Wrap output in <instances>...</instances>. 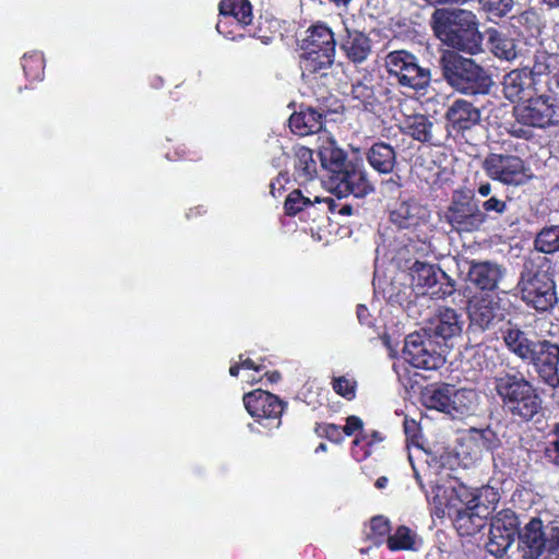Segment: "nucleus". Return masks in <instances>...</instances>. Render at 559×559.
Wrapping results in <instances>:
<instances>
[{
	"label": "nucleus",
	"mask_w": 559,
	"mask_h": 559,
	"mask_svg": "<svg viewBox=\"0 0 559 559\" xmlns=\"http://www.w3.org/2000/svg\"><path fill=\"white\" fill-rule=\"evenodd\" d=\"M435 35L447 46L475 55L481 50L483 36L476 15L462 9H437L432 14Z\"/></svg>",
	"instance_id": "1"
},
{
	"label": "nucleus",
	"mask_w": 559,
	"mask_h": 559,
	"mask_svg": "<svg viewBox=\"0 0 559 559\" xmlns=\"http://www.w3.org/2000/svg\"><path fill=\"white\" fill-rule=\"evenodd\" d=\"M493 390L503 409L514 418L532 420L542 409V399L531 381L520 372H499Z\"/></svg>",
	"instance_id": "2"
},
{
	"label": "nucleus",
	"mask_w": 559,
	"mask_h": 559,
	"mask_svg": "<svg viewBox=\"0 0 559 559\" xmlns=\"http://www.w3.org/2000/svg\"><path fill=\"white\" fill-rule=\"evenodd\" d=\"M444 80L455 91L466 95L488 94L492 86L490 75L473 59L455 52H445L440 59Z\"/></svg>",
	"instance_id": "3"
},
{
	"label": "nucleus",
	"mask_w": 559,
	"mask_h": 559,
	"mask_svg": "<svg viewBox=\"0 0 559 559\" xmlns=\"http://www.w3.org/2000/svg\"><path fill=\"white\" fill-rule=\"evenodd\" d=\"M336 41L330 27L316 24L309 27L300 40V68L302 74L325 76L335 59Z\"/></svg>",
	"instance_id": "4"
},
{
	"label": "nucleus",
	"mask_w": 559,
	"mask_h": 559,
	"mask_svg": "<svg viewBox=\"0 0 559 559\" xmlns=\"http://www.w3.org/2000/svg\"><path fill=\"white\" fill-rule=\"evenodd\" d=\"M384 68L389 76L402 88L425 93L430 85V70L421 67L418 58L407 50L390 51L384 57Z\"/></svg>",
	"instance_id": "5"
},
{
	"label": "nucleus",
	"mask_w": 559,
	"mask_h": 559,
	"mask_svg": "<svg viewBox=\"0 0 559 559\" xmlns=\"http://www.w3.org/2000/svg\"><path fill=\"white\" fill-rule=\"evenodd\" d=\"M519 287L522 299L537 311L550 309L557 300L551 275L533 261L524 264Z\"/></svg>",
	"instance_id": "6"
},
{
	"label": "nucleus",
	"mask_w": 559,
	"mask_h": 559,
	"mask_svg": "<svg viewBox=\"0 0 559 559\" xmlns=\"http://www.w3.org/2000/svg\"><path fill=\"white\" fill-rule=\"evenodd\" d=\"M555 107L549 96L528 97L525 104L514 107L515 123L510 127V133L516 138H530V127L545 128L554 122Z\"/></svg>",
	"instance_id": "7"
},
{
	"label": "nucleus",
	"mask_w": 559,
	"mask_h": 559,
	"mask_svg": "<svg viewBox=\"0 0 559 559\" xmlns=\"http://www.w3.org/2000/svg\"><path fill=\"white\" fill-rule=\"evenodd\" d=\"M444 219L459 234L474 233L486 223L487 215L473 195L455 191L444 212Z\"/></svg>",
	"instance_id": "8"
},
{
	"label": "nucleus",
	"mask_w": 559,
	"mask_h": 559,
	"mask_svg": "<svg viewBox=\"0 0 559 559\" xmlns=\"http://www.w3.org/2000/svg\"><path fill=\"white\" fill-rule=\"evenodd\" d=\"M427 501L431 508V513L437 518H449L457 512L462 504H466L469 497L468 487L454 479H440L426 495Z\"/></svg>",
	"instance_id": "9"
},
{
	"label": "nucleus",
	"mask_w": 559,
	"mask_h": 559,
	"mask_svg": "<svg viewBox=\"0 0 559 559\" xmlns=\"http://www.w3.org/2000/svg\"><path fill=\"white\" fill-rule=\"evenodd\" d=\"M402 354L405 361L426 370L439 369L445 361L436 342L425 331L408 334Z\"/></svg>",
	"instance_id": "10"
},
{
	"label": "nucleus",
	"mask_w": 559,
	"mask_h": 559,
	"mask_svg": "<svg viewBox=\"0 0 559 559\" xmlns=\"http://www.w3.org/2000/svg\"><path fill=\"white\" fill-rule=\"evenodd\" d=\"M430 212L415 200L401 201L395 204L390 213L391 222L401 229L420 231L418 240L423 243L421 250H427L426 241L430 231L428 221Z\"/></svg>",
	"instance_id": "11"
},
{
	"label": "nucleus",
	"mask_w": 559,
	"mask_h": 559,
	"mask_svg": "<svg viewBox=\"0 0 559 559\" xmlns=\"http://www.w3.org/2000/svg\"><path fill=\"white\" fill-rule=\"evenodd\" d=\"M518 527L519 520L512 510L504 509L495 514L486 544L488 552L497 558L503 557L514 543L515 535L519 534Z\"/></svg>",
	"instance_id": "12"
},
{
	"label": "nucleus",
	"mask_w": 559,
	"mask_h": 559,
	"mask_svg": "<svg viewBox=\"0 0 559 559\" xmlns=\"http://www.w3.org/2000/svg\"><path fill=\"white\" fill-rule=\"evenodd\" d=\"M247 412L269 429L278 428L283 414V402L267 391L254 390L243 395Z\"/></svg>",
	"instance_id": "13"
},
{
	"label": "nucleus",
	"mask_w": 559,
	"mask_h": 559,
	"mask_svg": "<svg viewBox=\"0 0 559 559\" xmlns=\"http://www.w3.org/2000/svg\"><path fill=\"white\" fill-rule=\"evenodd\" d=\"M330 189L338 197L364 198L372 191L364 167L357 163H348L330 176Z\"/></svg>",
	"instance_id": "14"
},
{
	"label": "nucleus",
	"mask_w": 559,
	"mask_h": 559,
	"mask_svg": "<svg viewBox=\"0 0 559 559\" xmlns=\"http://www.w3.org/2000/svg\"><path fill=\"white\" fill-rule=\"evenodd\" d=\"M487 175L504 185L520 186L531 178L524 162L514 155L490 154L484 160Z\"/></svg>",
	"instance_id": "15"
},
{
	"label": "nucleus",
	"mask_w": 559,
	"mask_h": 559,
	"mask_svg": "<svg viewBox=\"0 0 559 559\" xmlns=\"http://www.w3.org/2000/svg\"><path fill=\"white\" fill-rule=\"evenodd\" d=\"M533 365L543 383L559 385V345L547 340L537 341L532 357L526 360Z\"/></svg>",
	"instance_id": "16"
},
{
	"label": "nucleus",
	"mask_w": 559,
	"mask_h": 559,
	"mask_svg": "<svg viewBox=\"0 0 559 559\" xmlns=\"http://www.w3.org/2000/svg\"><path fill=\"white\" fill-rule=\"evenodd\" d=\"M528 74L537 87L544 84L559 99V55L537 50Z\"/></svg>",
	"instance_id": "17"
},
{
	"label": "nucleus",
	"mask_w": 559,
	"mask_h": 559,
	"mask_svg": "<svg viewBox=\"0 0 559 559\" xmlns=\"http://www.w3.org/2000/svg\"><path fill=\"white\" fill-rule=\"evenodd\" d=\"M543 521L539 518L531 519L519 532V549L523 559H546V549L542 543Z\"/></svg>",
	"instance_id": "18"
},
{
	"label": "nucleus",
	"mask_w": 559,
	"mask_h": 559,
	"mask_svg": "<svg viewBox=\"0 0 559 559\" xmlns=\"http://www.w3.org/2000/svg\"><path fill=\"white\" fill-rule=\"evenodd\" d=\"M503 94L512 103L523 100L539 91L528 74V68L512 70L503 78Z\"/></svg>",
	"instance_id": "19"
},
{
	"label": "nucleus",
	"mask_w": 559,
	"mask_h": 559,
	"mask_svg": "<svg viewBox=\"0 0 559 559\" xmlns=\"http://www.w3.org/2000/svg\"><path fill=\"white\" fill-rule=\"evenodd\" d=\"M506 269L491 261H473L468 271V278L472 284L483 290H492L503 278Z\"/></svg>",
	"instance_id": "20"
},
{
	"label": "nucleus",
	"mask_w": 559,
	"mask_h": 559,
	"mask_svg": "<svg viewBox=\"0 0 559 559\" xmlns=\"http://www.w3.org/2000/svg\"><path fill=\"white\" fill-rule=\"evenodd\" d=\"M449 124L457 130H468L480 120V111L465 99H456L445 114Z\"/></svg>",
	"instance_id": "21"
},
{
	"label": "nucleus",
	"mask_w": 559,
	"mask_h": 559,
	"mask_svg": "<svg viewBox=\"0 0 559 559\" xmlns=\"http://www.w3.org/2000/svg\"><path fill=\"white\" fill-rule=\"evenodd\" d=\"M501 337L507 348L522 361L532 357V350L536 342L530 340L524 331L508 322L501 329Z\"/></svg>",
	"instance_id": "22"
},
{
	"label": "nucleus",
	"mask_w": 559,
	"mask_h": 559,
	"mask_svg": "<svg viewBox=\"0 0 559 559\" xmlns=\"http://www.w3.org/2000/svg\"><path fill=\"white\" fill-rule=\"evenodd\" d=\"M454 526L460 535L471 536L478 533L485 525L487 516L480 513L472 503H464L452 516Z\"/></svg>",
	"instance_id": "23"
},
{
	"label": "nucleus",
	"mask_w": 559,
	"mask_h": 559,
	"mask_svg": "<svg viewBox=\"0 0 559 559\" xmlns=\"http://www.w3.org/2000/svg\"><path fill=\"white\" fill-rule=\"evenodd\" d=\"M462 314L451 308L440 309L430 323V330L443 340L459 336L463 329Z\"/></svg>",
	"instance_id": "24"
},
{
	"label": "nucleus",
	"mask_w": 559,
	"mask_h": 559,
	"mask_svg": "<svg viewBox=\"0 0 559 559\" xmlns=\"http://www.w3.org/2000/svg\"><path fill=\"white\" fill-rule=\"evenodd\" d=\"M340 47L354 63L364 62L371 53L370 39L359 31L346 29V35L342 38Z\"/></svg>",
	"instance_id": "25"
},
{
	"label": "nucleus",
	"mask_w": 559,
	"mask_h": 559,
	"mask_svg": "<svg viewBox=\"0 0 559 559\" xmlns=\"http://www.w3.org/2000/svg\"><path fill=\"white\" fill-rule=\"evenodd\" d=\"M219 13L223 19L217 23L216 29L223 34V26L226 23L224 19L233 17L242 26L252 22V8L248 0H222L219 3Z\"/></svg>",
	"instance_id": "26"
},
{
	"label": "nucleus",
	"mask_w": 559,
	"mask_h": 559,
	"mask_svg": "<svg viewBox=\"0 0 559 559\" xmlns=\"http://www.w3.org/2000/svg\"><path fill=\"white\" fill-rule=\"evenodd\" d=\"M322 126V115L311 108L294 112L289 118L290 130L300 136L317 133L321 131Z\"/></svg>",
	"instance_id": "27"
},
{
	"label": "nucleus",
	"mask_w": 559,
	"mask_h": 559,
	"mask_svg": "<svg viewBox=\"0 0 559 559\" xmlns=\"http://www.w3.org/2000/svg\"><path fill=\"white\" fill-rule=\"evenodd\" d=\"M319 156L323 168L328 169L331 175L342 169L343 166L350 163L346 159V155L335 141L328 135L320 136Z\"/></svg>",
	"instance_id": "28"
},
{
	"label": "nucleus",
	"mask_w": 559,
	"mask_h": 559,
	"mask_svg": "<svg viewBox=\"0 0 559 559\" xmlns=\"http://www.w3.org/2000/svg\"><path fill=\"white\" fill-rule=\"evenodd\" d=\"M420 401L421 404L429 409L450 414L451 385H428L421 391Z\"/></svg>",
	"instance_id": "29"
},
{
	"label": "nucleus",
	"mask_w": 559,
	"mask_h": 559,
	"mask_svg": "<svg viewBox=\"0 0 559 559\" xmlns=\"http://www.w3.org/2000/svg\"><path fill=\"white\" fill-rule=\"evenodd\" d=\"M412 286L417 294H426L438 282V270L429 263L416 261L409 269Z\"/></svg>",
	"instance_id": "30"
},
{
	"label": "nucleus",
	"mask_w": 559,
	"mask_h": 559,
	"mask_svg": "<svg viewBox=\"0 0 559 559\" xmlns=\"http://www.w3.org/2000/svg\"><path fill=\"white\" fill-rule=\"evenodd\" d=\"M479 404V395L473 389H455L451 385L449 415H465L474 413Z\"/></svg>",
	"instance_id": "31"
},
{
	"label": "nucleus",
	"mask_w": 559,
	"mask_h": 559,
	"mask_svg": "<svg viewBox=\"0 0 559 559\" xmlns=\"http://www.w3.org/2000/svg\"><path fill=\"white\" fill-rule=\"evenodd\" d=\"M468 493L469 497L466 499V503H472L474 508L487 518L500 500L498 489L491 486H484L480 488L468 487Z\"/></svg>",
	"instance_id": "32"
},
{
	"label": "nucleus",
	"mask_w": 559,
	"mask_h": 559,
	"mask_svg": "<svg viewBox=\"0 0 559 559\" xmlns=\"http://www.w3.org/2000/svg\"><path fill=\"white\" fill-rule=\"evenodd\" d=\"M367 157L370 166L381 174L391 173L396 159L393 147L385 143L373 144Z\"/></svg>",
	"instance_id": "33"
},
{
	"label": "nucleus",
	"mask_w": 559,
	"mask_h": 559,
	"mask_svg": "<svg viewBox=\"0 0 559 559\" xmlns=\"http://www.w3.org/2000/svg\"><path fill=\"white\" fill-rule=\"evenodd\" d=\"M487 35L490 50L496 57L507 61H511L516 58V45L512 38L507 37L496 28H489L487 31Z\"/></svg>",
	"instance_id": "34"
},
{
	"label": "nucleus",
	"mask_w": 559,
	"mask_h": 559,
	"mask_svg": "<svg viewBox=\"0 0 559 559\" xmlns=\"http://www.w3.org/2000/svg\"><path fill=\"white\" fill-rule=\"evenodd\" d=\"M390 550H417L421 545L418 535L407 526H399L396 531L386 538Z\"/></svg>",
	"instance_id": "35"
},
{
	"label": "nucleus",
	"mask_w": 559,
	"mask_h": 559,
	"mask_svg": "<svg viewBox=\"0 0 559 559\" xmlns=\"http://www.w3.org/2000/svg\"><path fill=\"white\" fill-rule=\"evenodd\" d=\"M402 129L406 134L420 142H429L432 138V122L424 115L407 117Z\"/></svg>",
	"instance_id": "36"
},
{
	"label": "nucleus",
	"mask_w": 559,
	"mask_h": 559,
	"mask_svg": "<svg viewBox=\"0 0 559 559\" xmlns=\"http://www.w3.org/2000/svg\"><path fill=\"white\" fill-rule=\"evenodd\" d=\"M295 170L300 181H309L317 175V164L313 159V153L310 148L301 146L295 153Z\"/></svg>",
	"instance_id": "37"
},
{
	"label": "nucleus",
	"mask_w": 559,
	"mask_h": 559,
	"mask_svg": "<svg viewBox=\"0 0 559 559\" xmlns=\"http://www.w3.org/2000/svg\"><path fill=\"white\" fill-rule=\"evenodd\" d=\"M534 247L543 253L559 251V225L544 227L535 237Z\"/></svg>",
	"instance_id": "38"
},
{
	"label": "nucleus",
	"mask_w": 559,
	"mask_h": 559,
	"mask_svg": "<svg viewBox=\"0 0 559 559\" xmlns=\"http://www.w3.org/2000/svg\"><path fill=\"white\" fill-rule=\"evenodd\" d=\"M472 322L481 329L488 328L495 319L493 308L490 301L480 300L469 306Z\"/></svg>",
	"instance_id": "39"
},
{
	"label": "nucleus",
	"mask_w": 559,
	"mask_h": 559,
	"mask_svg": "<svg viewBox=\"0 0 559 559\" xmlns=\"http://www.w3.org/2000/svg\"><path fill=\"white\" fill-rule=\"evenodd\" d=\"M543 531L546 533L542 539V543L546 544V559H559V523H543Z\"/></svg>",
	"instance_id": "40"
},
{
	"label": "nucleus",
	"mask_w": 559,
	"mask_h": 559,
	"mask_svg": "<svg viewBox=\"0 0 559 559\" xmlns=\"http://www.w3.org/2000/svg\"><path fill=\"white\" fill-rule=\"evenodd\" d=\"M370 532L367 534L376 546L386 543V538L390 536V522L386 518L378 515L371 519L369 525Z\"/></svg>",
	"instance_id": "41"
},
{
	"label": "nucleus",
	"mask_w": 559,
	"mask_h": 559,
	"mask_svg": "<svg viewBox=\"0 0 559 559\" xmlns=\"http://www.w3.org/2000/svg\"><path fill=\"white\" fill-rule=\"evenodd\" d=\"M22 66L26 76L34 80H41L45 60L40 52L25 53L22 59Z\"/></svg>",
	"instance_id": "42"
},
{
	"label": "nucleus",
	"mask_w": 559,
	"mask_h": 559,
	"mask_svg": "<svg viewBox=\"0 0 559 559\" xmlns=\"http://www.w3.org/2000/svg\"><path fill=\"white\" fill-rule=\"evenodd\" d=\"M352 95L361 103L366 110H373L376 96L371 85L365 82H356L352 86Z\"/></svg>",
	"instance_id": "43"
},
{
	"label": "nucleus",
	"mask_w": 559,
	"mask_h": 559,
	"mask_svg": "<svg viewBox=\"0 0 559 559\" xmlns=\"http://www.w3.org/2000/svg\"><path fill=\"white\" fill-rule=\"evenodd\" d=\"M357 382L354 378L348 376L335 377L332 380V388L334 392L344 399L352 401L356 396Z\"/></svg>",
	"instance_id": "44"
},
{
	"label": "nucleus",
	"mask_w": 559,
	"mask_h": 559,
	"mask_svg": "<svg viewBox=\"0 0 559 559\" xmlns=\"http://www.w3.org/2000/svg\"><path fill=\"white\" fill-rule=\"evenodd\" d=\"M310 205L312 201L309 198L302 195L299 190H294L287 195L284 207L286 214L295 215Z\"/></svg>",
	"instance_id": "45"
},
{
	"label": "nucleus",
	"mask_w": 559,
	"mask_h": 559,
	"mask_svg": "<svg viewBox=\"0 0 559 559\" xmlns=\"http://www.w3.org/2000/svg\"><path fill=\"white\" fill-rule=\"evenodd\" d=\"M479 3L492 17L506 16L513 8V0H479Z\"/></svg>",
	"instance_id": "46"
},
{
	"label": "nucleus",
	"mask_w": 559,
	"mask_h": 559,
	"mask_svg": "<svg viewBox=\"0 0 559 559\" xmlns=\"http://www.w3.org/2000/svg\"><path fill=\"white\" fill-rule=\"evenodd\" d=\"M368 438L369 436L367 433H360L353 441L352 455L357 462L364 461L371 453V448L364 443Z\"/></svg>",
	"instance_id": "47"
},
{
	"label": "nucleus",
	"mask_w": 559,
	"mask_h": 559,
	"mask_svg": "<svg viewBox=\"0 0 559 559\" xmlns=\"http://www.w3.org/2000/svg\"><path fill=\"white\" fill-rule=\"evenodd\" d=\"M254 371L261 372L264 370V367L261 364H255L250 358H243L242 355L239 356V362H235L229 368V374L233 377L238 376L239 371Z\"/></svg>",
	"instance_id": "48"
},
{
	"label": "nucleus",
	"mask_w": 559,
	"mask_h": 559,
	"mask_svg": "<svg viewBox=\"0 0 559 559\" xmlns=\"http://www.w3.org/2000/svg\"><path fill=\"white\" fill-rule=\"evenodd\" d=\"M317 433L321 437L333 442H341L344 439V433L341 426L334 424H321L316 429Z\"/></svg>",
	"instance_id": "49"
},
{
	"label": "nucleus",
	"mask_w": 559,
	"mask_h": 559,
	"mask_svg": "<svg viewBox=\"0 0 559 559\" xmlns=\"http://www.w3.org/2000/svg\"><path fill=\"white\" fill-rule=\"evenodd\" d=\"M545 455L550 462L559 464V425L556 426L552 435L549 437L545 448Z\"/></svg>",
	"instance_id": "50"
},
{
	"label": "nucleus",
	"mask_w": 559,
	"mask_h": 559,
	"mask_svg": "<svg viewBox=\"0 0 559 559\" xmlns=\"http://www.w3.org/2000/svg\"><path fill=\"white\" fill-rule=\"evenodd\" d=\"M481 211L487 215L489 213L503 214L507 211V204L504 201L491 197L481 204Z\"/></svg>",
	"instance_id": "51"
},
{
	"label": "nucleus",
	"mask_w": 559,
	"mask_h": 559,
	"mask_svg": "<svg viewBox=\"0 0 559 559\" xmlns=\"http://www.w3.org/2000/svg\"><path fill=\"white\" fill-rule=\"evenodd\" d=\"M362 428H364L362 420L359 417L353 415V416H348L346 418V424H345V426L342 427V430H343V433L346 436H353L356 432H358V435L367 433L366 431H364Z\"/></svg>",
	"instance_id": "52"
},
{
	"label": "nucleus",
	"mask_w": 559,
	"mask_h": 559,
	"mask_svg": "<svg viewBox=\"0 0 559 559\" xmlns=\"http://www.w3.org/2000/svg\"><path fill=\"white\" fill-rule=\"evenodd\" d=\"M356 313H357V318L361 324L368 325V326H370L372 324L369 310L366 308V306L358 305Z\"/></svg>",
	"instance_id": "53"
},
{
	"label": "nucleus",
	"mask_w": 559,
	"mask_h": 559,
	"mask_svg": "<svg viewBox=\"0 0 559 559\" xmlns=\"http://www.w3.org/2000/svg\"><path fill=\"white\" fill-rule=\"evenodd\" d=\"M367 435L369 436V438L364 443H366V445L369 448H371L374 443H379L383 440V438L378 431L367 432Z\"/></svg>",
	"instance_id": "54"
},
{
	"label": "nucleus",
	"mask_w": 559,
	"mask_h": 559,
	"mask_svg": "<svg viewBox=\"0 0 559 559\" xmlns=\"http://www.w3.org/2000/svg\"><path fill=\"white\" fill-rule=\"evenodd\" d=\"M257 372L254 371H242V379L247 383H254L259 380V378L255 376Z\"/></svg>",
	"instance_id": "55"
},
{
	"label": "nucleus",
	"mask_w": 559,
	"mask_h": 559,
	"mask_svg": "<svg viewBox=\"0 0 559 559\" xmlns=\"http://www.w3.org/2000/svg\"><path fill=\"white\" fill-rule=\"evenodd\" d=\"M478 193L481 195V197H488L490 193H491V186L490 183L486 182V183H481L479 187H478Z\"/></svg>",
	"instance_id": "56"
},
{
	"label": "nucleus",
	"mask_w": 559,
	"mask_h": 559,
	"mask_svg": "<svg viewBox=\"0 0 559 559\" xmlns=\"http://www.w3.org/2000/svg\"><path fill=\"white\" fill-rule=\"evenodd\" d=\"M554 389V392L550 395L551 401L559 407V384L556 386H550Z\"/></svg>",
	"instance_id": "57"
},
{
	"label": "nucleus",
	"mask_w": 559,
	"mask_h": 559,
	"mask_svg": "<svg viewBox=\"0 0 559 559\" xmlns=\"http://www.w3.org/2000/svg\"><path fill=\"white\" fill-rule=\"evenodd\" d=\"M388 483H389L388 478H386L385 476H381V477H379V478L376 480V484H374V485H376V487H377L378 489H383V488H385V487H386Z\"/></svg>",
	"instance_id": "58"
},
{
	"label": "nucleus",
	"mask_w": 559,
	"mask_h": 559,
	"mask_svg": "<svg viewBox=\"0 0 559 559\" xmlns=\"http://www.w3.org/2000/svg\"><path fill=\"white\" fill-rule=\"evenodd\" d=\"M427 2L431 4H439V3H445V2H464L465 0H426Z\"/></svg>",
	"instance_id": "59"
},
{
	"label": "nucleus",
	"mask_w": 559,
	"mask_h": 559,
	"mask_svg": "<svg viewBox=\"0 0 559 559\" xmlns=\"http://www.w3.org/2000/svg\"><path fill=\"white\" fill-rule=\"evenodd\" d=\"M477 435L480 438L488 440V438L492 436V432L490 430H481V431H477Z\"/></svg>",
	"instance_id": "60"
},
{
	"label": "nucleus",
	"mask_w": 559,
	"mask_h": 559,
	"mask_svg": "<svg viewBox=\"0 0 559 559\" xmlns=\"http://www.w3.org/2000/svg\"><path fill=\"white\" fill-rule=\"evenodd\" d=\"M280 379V373L278 372H272L269 374V381L270 382H276L278 381Z\"/></svg>",
	"instance_id": "61"
},
{
	"label": "nucleus",
	"mask_w": 559,
	"mask_h": 559,
	"mask_svg": "<svg viewBox=\"0 0 559 559\" xmlns=\"http://www.w3.org/2000/svg\"><path fill=\"white\" fill-rule=\"evenodd\" d=\"M340 213L341 214H345V215H349L352 213V207L348 206V205H344L341 210H340Z\"/></svg>",
	"instance_id": "62"
},
{
	"label": "nucleus",
	"mask_w": 559,
	"mask_h": 559,
	"mask_svg": "<svg viewBox=\"0 0 559 559\" xmlns=\"http://www.w3.org/2000/svg\"><path fill=\"white\" fill-rule=\"evenodd\" d=\"M549 7L556 8L559 7V0H544Z\"/></svg>",
	"instance_id": "63"
},
{
	"label": "nucleus",
	"mask_w": 559,
	"mask_h": 559,
	"mask_svg": "<svg viewBox=\"0 0 559 559\" xmlns=\"http://www.w3.org/2000/svg\"><path fill=\"white\" fill-rule=\"evenodd\" d=\"M317 452L318 451H326V444L325 443H320L316 450Z\"/></svg>",
	"instance_id": "64"
}]
</instances>
